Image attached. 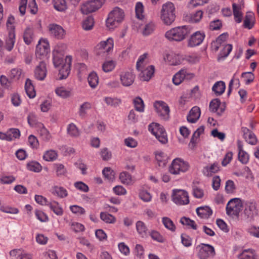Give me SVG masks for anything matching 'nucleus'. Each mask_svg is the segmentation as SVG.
Masks as SVG:
<instances>
[{
	"label": "nucleus",
	"instance_id": "obj_29",
	"mask_svg": "<svg viewBox=\"0 0 259 259\" xmlns=\"http://www.w3.org/2000/svg\"><path fill=\"white\" fill-rule=\"evenodd\" d=\"M119 179L121 183L125 185H132L134 180L131 175L127 171H122L120 173Z\"/></svg>",
	"mask_w": 259,
	"mask_h": 259
},
{
	"label": "nucleus",
	"instance_id": "obj_17",
	"mask_svg": "<svg viewBox=\"0 0 259 259\" xmlns=\"http://www.w3.org/2000/svg\"><path fill=\"white\" fill-rule=\"evenodd\" d=\"M244 213L248 218L252 219L258 214L256 203L254 202L247 201L244 205Z\"/></svg>",
	"mask_w": 259,
	"mask_h": 259
},
{
	"label": "nucleus",
	"instance_id": "obj_9",
	"mask_svg": "<svg viewBox=\"0 0 259 259\" xmlns=\"http://www.w3.org/2000/svg\"><path fill=\"white\" fill-rule=\"evenodd\" d=\"M50 45L48 40L46 38H41L36 46L35 54L40 59L48 58L50 52Z\"/></svg>",
	"mask_w": 259,
	"mask_h": 259
},
{
	"label": "nucleus",
	"instance_id": "obj_36",
	"mask_svg": "<svg viewBox=\"0 0 259 259\" xmlns=\"http://www.w3.org/2000/svg\"><path fill=\"white\" fill-rule=\"evenodd\" d=\"M254 14L251 12L247 13L244 20L243 25L244 27L248 29H251L254 26Z\"/></svg>",
	"mask_w": 259,
	"mask_h": 259
},
{
	"label": "nucleus",
	"instance_id": "obj_19",
	"mask_svg": "<svg viewBox=\"0 0 259 259\" xmlns=\"http://www.w3.org/2000/svg\"><path fill=\"white\" fill-rule=\"evenodd\" d=\"M65 62L66 63L59 70V78L60 79H65L68 76L70 71L71 57L67 56L65 59Z\"/></svg>",
	"mask_w": 259,
	"mask_h": 259
},
{
	"label": "nucleus",
	"instance_id": "obj_59",
	"mask_svg": "<svg viewBox=\"0 0 259 259\" xmlns=\"http://www.w3.org/2000/svg\"><path fill=\"white\" fill-rule=\"evenodd\" d=\"M183 72V70L182 69L174 75L172 82L175 85H178L180 84L184 80Z\"/></svg>",
	"mask_w": 259,
	"mask_h": 259
},
{
	"label": "nucleus",
	"instance_id": "obj_13",
	"mask_svg": "<svg viewBox=\"0 0 259 259\" xmlns=\"http://www.w3.org/2000/svg\"><path fill=\"white\" fill-rule=\"evenodd\" d=\"M199 248L198 255L200 259H207L215 255L214 247L209 244H201Z\"/></svg>",
	"mask_w": 259,
	"mask_h": 259
},
{
	"label": "nucleus",
	"instance_id": "obj_56",
	"mask_svg": "<svg viewBox=\"0 0 259 259\" xmlns=\"http://www.w3.org/2000/svg\"><path fill=\"white\" fill-rule=\"evenodd\" d=\"M22 73V69L20 68H13L9 73L10 78L12 80H18L21 77Z\"/></svg>",
	"mask_w": 259,
	"mask_h": 259
},
{
	"label": "nucleus",
	"instance_id": "obj_41",
	"mask_svg": "<svg viewBox=\"0 0 259 259\" xmlns=\"http://www.w3.org/2000/svg\"><path fill=\"white\" fill-rule=\"evenodd\" d=\"M226 85L224 82L219 81L214 83L212 90L217 96L222 95L225 91Z\"/></svg>",
	"mask_w": 259,
	"mask_h": 259
},
{
	"label": "nucleus",
	"instance_id": "obj_27",
	"mask_svg": "<svg viewBox=\"0 0 259 259\" xmlns=\"http://www.w3.org/2000/svg\"><path fill=\"white\" fill-rule=\"evenodd\" d=\"M197 215L202 219H208L211 215L212 211L207 206H201L196 209Z\"/></svg>",
	"mask_w": 259,
	"mask_h": 259
},
{
	"label": "nucleus",
	"instance_id": "obj_16",
	"mask_svg": "<svg viewBox=\"0 0 259 259\" xmlns=\"http://www.w3.org/2000/svg\"><path fill=\"white\" fill-rule=\"evenodd\" d=\"M48 29L50 35L57 39H63L65 36V30L59 25L50 24L48 26Z\"/></svg>",
	"mask_w": 259,
	"mask_h": 259
},
{
	"label": "nucleus",
	"instance_id": "obj_35",
	"mask_svg": "<svg viewBox=\"0 0 259 259\" xmlns=\"http://www.w3.org/2000/svg\"><path fill=\"white\" fill-rule=\"evenodd\" d=\"M58 156V152L53 149H50L45 151L42 158L46 161H54L56 160Z\"/></svg>",
	"mask_w": 259,
	"mask_h": 259
},
{
	"label": "nucleus",
	"instance_id": "obj_43",
	"mask_svg": "<svg viewBox=\"0 0 259 259\" xmlns=\"http://www.w3.org/2000/svg\"><path fill=\"white\" fill-rule=\"evenodd\" d=\"M56 94L59 97L63 98H66L71 95V92L70 89H66L64 87H58L55 90Z\"/></svg>",
	"mask_w": 259,
	"mask_h": 259
},
{
	"label": "nucleus",
	"instance_id": "obj_23",
	"mask_svg": "<svg viewBox=\"0 0 259 259\" xmlns=\"http://www.w3.org/2000/svg\"><path fill=\"white\" fill-rule=\"evenodd\" d=\"M241 130L243 133V137L246 142L252 145H254L256 144V137L252 132L248 128L244 127H242Z\"/></svg>",
	"mask_w": 259,
	"mask_h": 259
},
{
	"label": "nucleus",
	"instance_id": "obj_28",
	"mask_svg": "<svg viewBox=\"0 0 259 259\" xmlns=\"http://www.w3.org/2000/svg\"><path fill=\"white\" fill-rule=\"evenodd\" d=\"M232 6L235 21L237 23H240L242 19V13L241 12V9L243 6L241 4H236L235 3L233 4Z\"/></svg>",
	"mask_w": 259,
	"mask_h": 259
},
{
	"label": "nucleus",
	"instance_id": "obj_51",
	"mask_svg": "<svg viewBox=\"0 0 259 259\" xmlns=\"http://www.w3.org/2000/svg\"><path fill=\"white\" fill-rule=\"evenodd\" d=\"M148 57V53H144L139 57L136 64L137 69L138 70H140L141 69H142V68H144L145 65L147 63Z\"/></svg>",
	"mask_w": 259,
	"mask_h": 259
},
{
	"label": "nucleus",
	"instance_id": "obj_11",
	"mask_svg": "<svg viewBox=\"0 0 259 259\" xmlns=\"http://www.w3.org/2000/svg\"><path fill=\"white\" fill-rule=\"evenodd\" d=\"M205 37V33L200 31H197L193 33L188 40L187 46L190 48L195 47L200 45Z\"/></svg>",
	"mask_w": 259,
	"mask_h": 259
},
{
	"label": "nucleus",
	"instance_id": "obj_62",
	"mask_svg": "<svg viewBox=\"0 0 259 259\" xmlns=\"http://www.w3.org/2000/svg\"><path fill=\"white\" fill-rule=\"evenodd\" d=\"M69 208L73 213L78 215H83L85 213V209L83 207L77 205H71Z\"/></svg>",
	"mask_w": 259,
	"mask_h": 259
},
{
	"label": "nucleus",
	"instance_id": "obj_64",
	"mask_svg": "<svg viewBox=\"0 0 259 259\" xmlns=\"http://www.w3.org/2000/svg\"><path fill=\"white\" fill-rule=\"evenodd\" d=\"M139 196L141 200L146 202L151 201L152 198L151 194L146 190H141L139 192Z\"/></svg>",
	"mask_w": 259,
	"mask_h": 259
},
{
	"label": "nucleus",
	"instance_id": "obj_33",
	"mask_svg": "<svg viewBox=\"0 0 259 259\" xmlns=\"http://www.w3.org/2000/svg\"><path fill=\"white\" fill-rule=\"evenodd\" d=\"M155 159L159 166H164L167 162V156L162 151H158L155 153Z\"/></svg>",
	"mask_w": 259,
	"mask_h": 259
},
{
	"label": "nucleus",
	"instance_id": "obj_57",
	"mask_svg": "<svg viewBox=\"0 0 259 259\" xmlns=\"http://www.w3.org/2000/svg\"><path fill=\"white\" fill-rule=\"evenodd\" d=\"M104 101L107 105L113 107H117L121 103V100L116 98L105 97Z\"/></svg>",
	"mask_w": 259,
	"mask_h": 259
},
{
	"label": "nucleus",
	"instance_id": "obj_46",
	"mask_svg": "<svg viewBox=\"0 0 259 259\" xmlns=\"http://www.w3.org/2000/svg\"><path fill=\"white\" fill-rule=\"evenodd\" d=\"M52 193L60 198H64L68 195L67 191L65 188L57 186L53 187Z\"/></svg>",
	"mask_w": 259,
	"mask_h": 259
},
{
	"label": "nucleus",
	"instance_id": "obj_58",
	"mask_svg": "<svg viewBox=\"0 0 259 259\" xmlns=\"http://www.w3.org/2000/svg\"><path fill=\"white\" fill-rule=\"evenodd\" d=\"M135 11L137 18L142 20L144 18V6L141 2H138L136 4Z\"/></svg>",
	"mask_w": 259,
	"mask_h": 259
},
{
	"label": "nucleus",
	"instance_id": "obj_3",
	"mask_svg": "<svg viewBox=\"0 0 259 259\" xmlns=\"http://www.w3.org/2000/svg\"><path fill=\"white\" fill-rule=\"evenodd\" d=\"M124 17L123 11L118 8H115L110 12L106 20V26L110 29L117 27L123 21Z\"/></svg>",
	"mask_w": 259,
	"mask_h": 259
},
{
	"label": "nucleus",
	"instance_id": "obj_24",
	"mask_svg": "<svg viewBox=\"0 0 259 259\" xmlns=\"http://www.w3.org/2000/svg\"><path fill=\"white\" fill-rule=\"evenodd\" d=\"M201 114L200 109L198 106L193 107L187 115V121L190 123H195L199 119Z\"/></svg>",
	"mask_w": 259,
	"mask_h": 259
},
{
	"label": "nucleus",
	"instance_id": "obj_18",
	"mask_svg": "<svg viewBox=\"0 0 259 259\" xmlns=\"http://www.w3.org/2000/svg\"><path fill=\"white\" fill-rule=\"evenodd\" d=\"M62 45H57L53 52V64L55 67H59L63 63V50L61 47Z\"/></svg>",
	"mask_w": 259,
	"mask_h": 259
},
{
	"label": "nucleus",
	"instance_id": "obj_47",
	"mask_svg": "<svg viewBox=\"0 0 259 259\" xmlns=\"http://www.w3.org/2000/svg\"><path fill=\"white\" fill-rule=\"evenodd\" d=\"M238 259H255L254 250L251 249L244 250L238 255Z\"/></svg>",
	"mask_w": 259,
	"mask_h": 259
},
{
	"label": "nucleus",
	"instance_id": "obj_32",
	"mask_svg": "<svg viewBox=\"0 0 259 259\" xmlns=\"http://www.w3.org/2000/svg\"><path fill=\"white\" fill-rule=\"evenodd\" d=\"M48 206L56 215L62 216L63 214V209L58 202L56 201L50 202Z\"/></svg>",
	"mask_w": 259,
	"mask_h": 259
},
{
	"label": "nucleus",
	"instance_id": "obj_52",
	"mask_svg": "<svg viewBox=\"0 0 259 259\" xmlns=\"http://www.w3.org/2000/svg\"><path fill=\"white\" fill-rule=\"evenodd\" d=\"M162 223L165 228L167 230L174 232L176 230V226L172 220L168 217H163Z\"/></svg>",
	"mask_w": 259,
	"mask_h": 259
},
{
	"label": "nucleus",
	"instance_id": "obj_1",
	"mask_svg": "<svg viewBox=\"0 0 259 259\" xmlns=\"http://www.w3.org/2000/svg\"><path fill=\"white\" fill-rule=\"evenodd\" d=\"M176 8L171 2L163 4L160 10V19L167 26L171 25L176 19Z\"/></svg>",
	"mask_w": 259,
	"mask_h": 259
},
{
	"label": "nucleus",
	"instance_id": "obj_40",
	"mask_svg": "<svg viewBox=\"0 0 259 259\" xmlns=\"http://www.w3.org/2000/svg\"><path fill=\"white\" fill-rule=\"evenodd\" d=\"M238 159L243 164H246L249 160V155L243 149V147L241 145L239 144L238 146Z\"/></svg>",
	"mask_w": 259,
	"mask_h": 259
},
{
	"label": "nucleus",
	"instance_id": "obj_39",
	"mask_svg": "<svg viewBox=\"0 0 259 259\" xmlns=\"http://www.w3.org/2000/svg\"><path fill=\"white\" fill-rule=\"evenodd\" d=\"M67 134L73 138H77L80 135V131L76 126V125L73 123L69 124L67 127Z\"/></svg>",
	"mask_w": 259,
	"mask_h": 259
},
{
	"label": "nucleus",
	"instance_id": "obj_34",
	"mask_svg": "<svg viewBox=\"0 0 259 259\" xmlns=\"http://www.w3.org/2000/svg\"><path fill=\"white\" fill-rule=\"evenodd\" d=\"M34 39V35L32 29L30 27L26 28L23 34V40L25 43L29 45L31 44Z\"/></svg>",
	"mask_w": 259,
	"mask_h": 259
},
{
	"label": "nucleus",
	"instance_id": "obj_48",
	"mask_svg": "<svg viewBox=\"0 0 259 259\" xmlns=\"http://www.w3.org/2000/svg\"><path fill=\"white\" fill-rule=\"evenodd\" d=\"M26 167L28 170L35 172H39L42 169L41 165L35 161H32L27 163Z\"/></svg>",
	"mask_w": 259,
	"mask_h": 259
},
{
	"label": "nucleus",
	"instance_id": "obj_6",
	"mask_svg": "<svg viewBox=\"0 0 259 259\" xmlns=\"http://www.w3.org/2000/svg\"><path fill=\"white\" fill-rule=\"evenodd\" d=\"M243 206V202L241 199L238 198L231 199L227 204L226 213L232 217H238Z\"/></svg>",
	"mask_w": 259,
	"mask_h": 259
},
{
	"label": "nucleus",
	"instance_id": "obj_8",
	"mask_svg": "<svg viewBox=\"0 0 259 259\" xmlns=\"http://www.w3.org/2000/svg\"><path fill=\"white\" fill-rule=\"evenodd\" d=\"M105 0H91L84 3L81 7V11L84 14L95 12L105 3Z\"/></svg>",
	"mask_w": 259,
	"mask_h": 259
},
{
	"label": "nucleus",
	"instance_id": "obj_49",
	"mask_svg": "<svg viewBox=\"0 0 259 259\" xmlns=\"http://www.w3.org/2000/svg\"><path fill=\"white\" fill-rule=\"evenodd\" d=\"M100 218L103 221L108 224H114L116 221L114 216L106 212H101Z\"/></svg>",
	"mask_w": 259,
	"mask_h": 259
},
{
	"label": "nucleus",
	"instance_id": "obj_12",
	"mask_svg": "<svg viewBox=\"0 0 259 259\" xmlns=\"http://www.w3.org/2000/svg\"><path fill=\"white\" fill-rule=\"evenodd\" d=\"M119 76L121 84L125 87L132 85L136 77L135 74L131 70H125L121 72Z\"/></svg>",
	"mask_w": 259,
	"mask_h": 259
},
{
	"label": "nucleus",
	"instance_id": "obj_25",
	"mask_svg": "<svg viewBox=\"0 0 259 259\" xmlns=\"http://www.w3.org/2000/svg\"><path fill=\"white\" fill-rule=\"evenodd\" d=\"M156 28V24L153 21H150L146 23L140 29V32L144 36H147L152 34Z\"/></svg>",
	"mask_w": 259,
	"mask_h": 259
},
{
	"label": "nucleus",
	"instance_id": "obj_31",
	"mask_svg": "<svg viewBox=\"0 0 259 259\" xmlns=\"http://www.w3.org/2000/svg\"><path fill=\"white\" fill-rule=\"evenodd\" d=\"M92 104L89 102H85L79 106L78 108V113L79 116L81 118H85L89 110L92 109Z\"/></svg>",
	"mask_w": 259,
	"mask_h": 259
},
{
	"label": "nucleus",
	"instance_id": "obj_42",
	"mask_svg": "<svg viewBox=\"0 0 259 259\" xmlns=\"http://www.w3.org/2000/svg\"><path fill=\"white\" fill-rule=\"evenodd\" d=\"M136 230L138 234L142 237H145L147 235V228L145 224L141 221H138L136 224Z\"/></svg>",
	"mask_w": 259,
	"mask_h": 259
},
{
	"label": "nucleus",
	"instance_id": "obj_55",
	"mask_svg": "<svg viewBox=\"0 0 259 259\" xmlns=\"http://www.w3.org/2000/svg\"><path fill=\"white\" fill-rule=\"evenodd\" d=\"M149 235L154 241L159 243H163L165 242V239L164 237L157 231L152 230Z\"/></svg>",
	"mask_w": 259,
	"mask_h": 259
},
{
	"label": "nucleus",
	"instance_id": "obj_26",
	"mask_svg": "<svg viewBox=\"0 0 259 259\" xmlns=\"http://www.w3.org/2000/svg\"><path fill=\"white\" fill-rule=\"evenodd\" d=\"M220 170V166L218 162H214L209 165L205 166L202 170L203 174L209 177L212 174H215Z\"/></svg>",
	"mask_w": 259,
	"mask_h": 259
},
{
	"label": "nucleus",
	"instance_id": "obj_38",
	"mask_svg": "<svg viewBox=\"0 0 259 259\" xmlns=\"http://www.w3.org/2000/svg\"><path fill=\"white\" fill-rule=\"evenodd\" d=\"M54 9L59 12H64L67 9L66 0H53Z\"/></svg>",
	"mask_w": 259,
	"mask_h": 259
},
{
	"label": "nucleus",
	"instance_id": "obj_20",
	"mask_svg": "<svg viewBox=\"0 0 259 259\" xmlns=\"http://www.w3.org/2000/svg\"><path fill=\"white\" fill-rule=\"evenodd\" d=\"M36 130L42 140L45 142L49 141L52 136L49 131L41 123H38L36 125Z\"/></svg>",
	"mask_w": 259,
	"mask_h": 259
},
{
	"label": "nucleus",
	"instance_id": "obj_10",
	"mask_svg": "<svg viewBox=\"0 0 259 259\" xmlns=\"http://www.w3.org/2000/svg\"><path fill=\"white\" fill-rule=\"evenodd\" d=\"M172 200L177 205H186L189 203L188 193L183 190H175L172 195Z\"/></svg>",
	"mask_w": 259,
	"mask_h": 259
},
{
	"label": "nucleus",
	"instance_id": "obj_30",
	"mask_svg": "<svg viewBox=\"0 0 259 259\" xmlns=\"http://www.w3.org/2000/svg\"><path fill=\"white\" fill-rule=\"evenodd\" d=\"M25 90L27 95L30 98H33L36 96V92L32 81L31 79L27 78L25 81Z\"/></svg>",
	"mask_w": 259,
	"mask_h": 259
},
{
	"label": "nucleus",
	"instance_id": "obj_54",
	"mask_svg": "<svg viewBox=\"0 0 259 259\" xmlns=\"http://www.w3.org/2000/svg\"><path fill=\"white\" fill-rule=\"evenodd\" d=\"M115 66V61L113 60L106 61L102 64V69L105 72H109L114 69Z\"/></svg>",
	"mask_w": 259,
	"mask_h": 259
},
{
	"label": "nucleus",
	"instance_id": "obj_14",
	"mask_svg": "<svg viewBox=\"0 0 259 259\" xmlns=\"http://www.w3.org/2000/svg\"><path fill=\"white\" fill-rule=\"evenodd\" d=\"M154 106L159 116L165 120L168 119L169 109L165 102L163 101H156L155 102Z\"/></svg>",
	"mask_w": 259,
	"mask_h": 259
},
{
	"label": "nucleus",
	"instance_id": "obj_63",
	"mask_svg": "<svg viewBox=\"0 0 259 259\" xmlns=\"http://www.w3.org/2000/svg\"><path fill=\"white\" fill-rule=\"evenodd\" d=\"M232 46L230 44H227L225 46L223 50L221 51L218 60H220L222 58H225L227 57L232 50Z\"/></svg>",
	"mask_w": 259,
	"mask_h": 259
},
{
	"label": "nucleus",
	"instance_id": "obj_45",
	"mask_svg": "<svg viewBox=\"0 0 259 259\" xmlns=\"http://www.w3.org/2000/svg\"><path fill=\"white\" fill-rule=\"evenodd\" d=\"M88 81L92 88H95L99 83V77L97 74L95 72H91L88 76Z\"/></svg>",
	"mask_w": 259,
	"mask_h": 259
},
{
	"label": "nucleus",
	"instance_id": "obj_5",
	"mask_svg": "<svg viewBox=\"0 0 259 259\" xmlns=\"http://www.w3.org/2000/svg\"><path fill=\"white\" fill-rule=\"evenodd\" d=\"M114 40L111 37L106 40L101 41L96 47V53L102 57H107L113 50Z\"/></svg>",
	"mask_w": 259,
	"mask_h": 259
},
{
	"label": "nucleus",
	"instance_id": "obj_7",
	"mask_svg": "<svg viewBox=\"0 0 259 259\" xmlns=\"http://www.w3.org/2000/svg\"><path fill=\"white\" fill-rule=\"evenodd\" d=\"M148 129L161 143L164 144L167 142V134L162 126L157 123H152L149 125Z\"/></svg>",
	"mask_w": 259,
	"mask_h": 259
},
{
	"label": "nucleus",
	"instance_id": "obj_2",
	"mask_svg": "<svg viewBox=\"0 0 259 259\" xmlns=\"http://www.w3.org/2000/svg\"><path fill=\"white\" fill-rule=\"evenodd\" d=\"M190 32V28L188 26H178L167 31L165 37L169 40L181 41L185 39Z\"/></svg>",
	"mask_w": 259,
	"mask_h": 259
},
{
	"label": "nucleus",
	"instance_id": "obj_60",
	"mask_svg": "<svg viewBox=\"0 0 259 259\" xmlns=\"http://www.w3.org/2000/svg\"><path fill=\"white\" fill-rule=\"evenodd\" d=\"M94 20L93 17H89L82 23V28L85 30H89L93 28Z\"/></svg>",
	"mask_w": 259,
	"mask_h": 259
},
{
	"label": "nucleus",
	"instance_id": "obj_44",
	"mask_svg": "<svg viewBox=\"0 0 259 259\" xmlns=\"http://www.w3.org/2000/svg\"><path fill=\"white\" fill-rule=\"evenodd\" d=\"M12 81L10 78L9 79L6 76L2 75L0 76V83L1 86L5 89L8 90H12Z\"/></svg>",
	"mask_w": 259,
	"mask_h": 259
},
{
	"label": "nucleus",
	"instance_id": "obj_22",
	"mask_svg": "<svg viewBox=\"0 0 259 259\" xmlns=\"http://www.w3.org/2000/svg\"><path fill=\"white\" fill-rule=\"evenodd\" d=\"M16 40V35L15 31H8V36L5 39V47L8 51H11L14 48Z\"/></svg>",
	"mask_w": 259,
	"mask_h": 259
},
{
	"label": "nucleus",
	"instance_id": "obj_4",
	"mask_svg": "<svg viewBox=\"0 0 259 259\" xmlns=\"http://www.w3.org/2000/svg\"><path fill=\"white\" fill-rule=\"evenodd\" d=\"M190 168L189 163L181 158L173 159L169 167V171L175 175L187 172Z\"/></svg>",
	"mask_w": 259,
	"mask_h": 259
},
{
	"label": "nucleus",
	"instance_id": "obj_61",
	"mask_svg": "<svg viewBox=\"0 0 259 259\" xmlns=\"http://www.w3.org/2000/svg\"><path fill=\"white\" fill-rule=\"evenodd\" d=\"M180 222L184 225L191 227L193 230L197 229V225L195 221L190 220L189 218L186 217H183L181 219Z\"/></svg>",
	"mask_w": 259,
	"mask_h": 259
},
{
	"label": "nucleus",
	"instance_id": "obj_50",
	"mask_svg": "<svg viewBox=\"0 0 259 259\" xmlns=\"http://www.w3.org/2000/svg\"><path fill=\"white\" fill-rule=\"evenodd\" d=\"M8 141H12L20 137L21 134L18 128H12L7 131Z\"/></svg>",
	"mask_w": 259,
	"mask_h": 259
},
{
	"label": "nucleus",
	"instance_id": "obj_21",
	"mask_svg": "<svg viewBox=\"0 0 259 259\" xmlns=\"http://www.w3.org/2000/svg\"><path fill=\"white\" fill-rule=\"evenodd\" d=\"M139 71H141L139 74L140 79L144 81H149L154 74L155 68L154 66L149 65L145 69L142 68Z\"/></svg>",
	"mask_w": 259,
	"mask_h": 259
},
{
	"label": "nucleus",
	"instance_id": "obj_15",
	"mask_svg": "<svg viewBox=\"0 0 259 259\" xmlns=\"http://www.w3.org/2000/svg\"><path fill=\"white\" fill-rule=\"evenodd\" d=\"M47 74V64L44 60L41 61L36 65L34 70V77L40 81L45 80Z\"/></svg>",
	"mask_w": 259,
	"mask_h": 259
},
{
	"label": "nucleus",
	"instance_id": "obj_53",
	"mask_svg": "<svg viewBox=\"0 0 259 259\" xmlns=\"http://www.w3.org/2000/svg\"><path fill=\"white\" fill-rule=\"evenodd\" d=\"M135 108L137 111L143 112L144 111V103L143 100L139 97L133 100Z\"/></svg>",
	"mask_w": 259,
	"mask_h": 259
},
{
	"label": "nucleus",
	"instance_id": "obj_37",
	"mask_svg": "<svg viewBox=\"0 0 259 259\" xmlns=\"http://www.w3.org/2000/svg\"><path fill=\"white\" fill-rule=\"evenodd\" d=\"M167 59L170 65H178L182 63L184 60V57L177 54L169 55L167 56Z\"/></svg>",
	"mask_w": 259,
	"mask_h": 259
}]
</instances>
